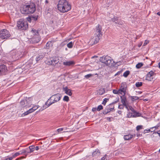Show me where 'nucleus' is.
Segmentation results:
<instances>
[{
  "label": "nucleus",
  "mask_w": 160,
  "mask_h": 160,
  "mask_svg": "<svg viewBox=\"0 0 160 160\" xmlns=\"http://www.w3.org/2000/svg\"><path fill=\"white\" fill-rule=\"evenodd\" d=\"M105 92V90L103 88H101L98 91V94L99 95L103 94Z\"/></svg>",
  "instance_id": "nucleus-23"
},
{
  "label": "nucleus",
  "mask_w": 160,
  "mask_h": 160,
  "mask_svg": "<svg viewBox=\"0 0 160 160\" xmlns=\"http://www.w3.org/2000/svg\"><path fill=\"white\" fill-rule=\"evenodd\" d=\"M153 74L154 72L152 71L149 72L147 75L146 79L148 81H152L153 79Z\"/></svg>",
  "instance_id": "nucleus-12"
},
{
  "label": "nucleus",
  "mask_w": 160,
  "mask_h": 160,
  "mask_svg": "<svg viewBox=\"0 0 160 160\" xmlns=\"http://www.w3.org/2000/svg\"><path fill=\"white\" fill-rule=\"evenodd\" d=\"M132 138V135L131 134H128L125 135L124 136V138L125 140H129Z\"/></svg>",
  "instance_id": "nucleus-21"
},
{
  "label": "nucleus",
  "mask_w": 160,
  "mask_h": 160,
  "mask_svg": "<svg viewBox=\"0 0 160 160\" xmlns=\"http://www.w3.org/2000/svg\"><path fill=\"white\" fill-rule=\"evenodd\" d=\"M149 42V41L148 40H145L143 45L145 46H146L147 44Z\"/></svg>",
  "instance_id": "nucleus-52"
},
{
  "label": "nucleus",
  "mask_w": 160,
  "mask_h": 160,
  "mask_svg": "<svg viewBox=\"0 0 160 160\" xmlns=\"http://www.w3.org/2000/svg\"><path fill=\"white\" fill-rule=\"evenodd\" d=\"M51 44V42H48L46 44V48H48L50 46V45Z\"/></svg>",
  "instance_id": "nucleus-47"
},
{
  "label": "nucleus",
  "mask_w": 160,
  "mask_h": 160,
  "mask_svg": "<svg viewBox=\"0 0 160 160\" xmlns=\"http://www.w3.org/2000/svg\"><path fill=\"white\" fill-rule=\"evenodd\" d=\"M129 110H130L133 113V112H135V110L134 109V108L131 106H129Z\"/></svg>",
  "instance_id": "nucleus-44"
},
{
  "label": "nucleus",
  "mask_w": 160,
  "mask_h": 160,
  "mask_svg": "<svg viewBox=\"0 0 160 160\" xmlns=\"http://www.w3.org/2000/svg\"><path fill=\"white\" fill-rule=\"evenodd\" d=\"M62 97V95L59 93H57L51 97L45 103L48 107L51 104L59 101Z\"/></svg>",
  "instance_id": "nucleus-3"
},
{
  "label": "nucleus",
  "mask_w": 160,
  "mask_h": 160,
  "mask_svg": "<svg viewBox=\"0 0 160 160\" xmlns=\"http://www.w3.org/2000/svg\"><path fill=\"white\" fill-rule=\"evenodd\" d=\"M100 154V151L98 149H96L95 151H94L92 153V156L95 157L99 155Z\"/></svg>",
  "instance_id": "nucleus-19"
},
{
  "label": "nucleus",
  "mask_w": 160,
  "mask_h": 160,
  "mask_svg": "<svg viewBox=\"0 0 160 160\" xmlns=\"http://www.w3.org/2000/svg\"><path fill=\"white\" fill-rule=\"evenodd\" d=\"M74 64L73 61H66L63 62V64L66 66H70Z\"/></svg>",
  "instance_id": "nucleus-16"
},
{
  "label": "nucleus",
  "mask_w": 160,
  "mask_h": 160,
  "mask_svg": "<svg viewBox=\"0 0 160 160\" xmlns=\"http://www.w3.org/2000/svg\"><path fill=\"white\" fill-rule=\"evenodd\" d=\"M17 27L19 29L26 30L28 27L27 22L25 21L20 20L18 22Z\"/></svg>",
  "instance_id": "nucleus-6"
},
{
  "label": "nucleus",
  "mask_w": 160,
  "mask_h": 160,
  "mask_svg": "<svg viewBox=\"0 0 160 160\" xmlns=\"http://www.w3.org/2000/svg\"><path fill=\"white\" fill-rule=\"evenodd\" d=\"M124 105L123 104H120L118 106V108L119 109H123L124 108Z\"/></svg>",
  "instance_id": "nucleus-50"
},
{
  "label": "nucleus",
  "mask_w": 160,
  "mask_h": 160,
  "mask_svg": "<svg viewBox=\"0 0 160 160\" xmlns=\"http://www.w3.org/2000/svg\"><path fill=\"white\" fill-rule=\"evenodd\" d=\"M102 26L99 24H98V26H96V28L94 35L95 37L97 38V39H96L97 41L100 40V38L102 36Z\"/></svg>",
  "instance_id": "nucleus-5"
},
{
  "label": "nucleus",
  "mask_w": 160,
  "mask_h": 160,
  "mask_svg": "<svg viewBox=\"0 0 160 160\" xmlns=\"http://www.w3.org/2000/svg\"><path fill=\"white\" fill-rule=\"evenodd\" d=\"M32 102L29 99L26 100H23L20 102V105L21 108H27L31 106Z\"/></svg>",
  "instance_id": "nucleus-8"
},
{
  "label": "nucleus",
  "mask_w": 160,
  "mask_h": 160,
  "mask_svg": "<svg viewBox=\"0 0 160 160\" xmlns=\"http://www.w3.org/2000/svg\"><path fill=\"white\" fill-rule=\"evenodd\" d=\"M44 57V56L42 54H41L40 55H39L38 57H36V61L38 62L40 59H42Z\"/></svg>",
  "instance_id": "nucleus-27"
},
{
  "label": "nucleus",
  "mask_w": 160,
  "mask_h": 160,
  "mask_svg": "<svg viewBox=\"0 0 160 160\" xmlns=\"http://www.w3.org/2000/svg\"><path fill=\"white\" fill-rule=\"evenodd\" d=\"M130 72L129 71H125L123 74V76L125 77H127L129 75Z\"/></svg>",
  "instance_id": "nucleus-33"
},
{
  "label": "nucleus",
  "mask_w": 160,
  "mask_h": 160,
  "mask_svg": "<svg viewBox=\"0 0 160 160\" xmlns=\"http://www.w3.org/2000/svg\"><path fill=\"white\" fill-rule=\"evenodd\" d=\"M108 100V99H107L106 98H104V99L103 100V101L102 102V104L105 105L106 102H107Z\"/></svg>",
  "instance_id": "nucleus-45"
},
{
  "label": "nucleus",
  "mask_w": 160,
  "mask_h": 160,
  "mask_svg": "<svg viewBox=\"0 0 160 160\" xmlns=\"http://www.w3.org/2000/svg\"><path fill=\"white\" fill-rule=\"evenodd\" d=\"M31 32L32 33L33 35L38 36L39 35V32L37 30H36L34 29H32L31 31Z\"/></svg>",
  "instance_id": "nucleus-25"
},
{
  "label": "nucleus",
  "mask_w": 160,
  "mask_h": 160,
  "mask_svg": "<svg viewBox=\"0 0 160 160\" xmlns=\"http://www.w3.org/2000/svg\"><path fill=\"white\" fill-rule=\"evenodd\" d=\"M36 6L33 3L29 5H24L21 8V12L23 14H30L33 13L36 11Z\"/></svg>",
  "instance_id": "nucleus-2"
},
{
  "label": "nucleus",
  "mask_w": 160,
  "mask_h": 160,
  "mask_svg": "<svg viewBox=\"0 0 160 160\" xmlns=\"http://www.w3.org/2000/svg\"><path fill=\"white\" fill-rule=\"evenodd\" d=\"M63 130V128H60L57 130V131L58 132H60L61 131H62Z\"/></svg>",
  "instance_id": "nucleus-55"
},
{
  "label": "nucleus",
  "mask_w": 160,
  "mask_h": 160,
  "mask_svg": "<svg viewBox=\"0 0 160 160\" xmlns=\"http://www.w3.org/2000/svg\"><path fill=\"white\" fill-rule=\"evenodd\" d=\"M97 39V38L94 37L93 38H92L90 39L89 42V43L91 45L97 43L99 40H98L97 41V40L96 39Z\"/></svg>",
  "instance_id": "nucleus-13"
},
{
  "label": "nucleus",
  "mask_w": 160,
  "mask_h": 160,
  "mask_svg": "<svg viewBox=\"0 0 160 160\" xmlns=\"http://www.w3.org/2000/svg\"><path fill=\"white\" fill-rule=\"evenodd\" d=\"M107 156H108L106 154L103 157L101 158V160H104L105 159L106 157Z\"/></svg>",
  "instance_id": "nucleus-56"
},
{
  "label": "nucleus",
  "mask_w": 160,
  "mask_h": 160,
  "mask_svg": "<svg viewBox=\"0 0 160 160\" xmlns=\"http://www.w3.org/2000/svg\"><path fill=\"white\" fill-rule=\"evenodd\" d=\"M118 19V17H114L113 18L111 19L112 21L114 22L115 23L117 24L119 23L118 22H116Z\"/></svg>",
  "instance_id": "nucleus-28"
},
{
  "label": "nucleus",
  "mask_w": 160,
  "mask_h": 160,
  "mask_svg": "<svg viewBox=\"0 0 160 160\" xmlns=\"http://www.w3.org/2000/svg\"><path fill=\"white\" fill-rule=\"evenodd\" d=\"M142 126L138 125L136 127V130L137 131H139L140 130L142 129Z\"/></svg>",
  "instance_id": "nucleus-43"
},
{
  "label": "nucleus",
  "mask_w": 160,
  "mask_h": 160,
  "mask_svg": "<svg viewBox=\"0 0 160 160\" xmlns=\"http://www.w3.org/2000/svg\"><path fill=\"white\" fill-rule=\"evenodd\" d=\"M13 158H14L12 156V157L9 158L8 159H9V160H12Z\"/></svg>",
  "instance_id": "nucleus-64"
},
{
  "label": "nucleus",
  "mask_w": 160,
  "mask_h": 160,
  "mask_svg": "<svg viewBox=\"0 0 160 160\" xmlns=\"http://www.w3.org/2000/svg\"><path fill=\"white\" fill-rule=\"evenodd\" d=\"M20 155L19 152H17L14 153L12 157L13 158H15L16 157L18 156V155Z\"/></svg>",
  "instance_id": "nucleus-49"
},
{
  "label": "nucleus",
  "mask_w": 160,
  "mask_h": 160,
  "mask_svg": "<svg viewBox=\"0 0 160 160\" xmlns=\"http://www.w3.org/2000/svg\"><path fill=\"white\" fill-rule=\"evenodd\" d=\"M152 138H153V139L154 140H155L156 139H154V137H157L158 138V137H160V130H159L157 132H154L152 135Z\"/></svg>",
  "instance_id": "nucleus-18"
},
{
  "label": "nucleus",
  "mask_w": 160,
  "mask_h": 160,
  "mask_svg": "<svg viewBox=\"0 0 160 160\" xmlns=\"http://www.w3.org/2000/svg\"><path fill=\"white\" fill-rule=\"evenodd\" d=\"M10 34L8 31L6 29H3L0 31V37L2 39H6L9 37Z\"/></svg>",
  "instance_id": "nucleus-9"
},
{
  "label": "nucleus",
  "mask_w": 160,
  "mask_h": 160,
  "mask_svg": "<svg viewBox=\"0 0 160 160\" xmlns=\"http://www.w3.org/2000/svg\"><path fill=\"white\" fill-rule=\"evenodd\" d=\"M160 127V123H158L157 125H156V126L151 128L150 129H152L153 128H154L155 129H158L159 127Z\"/></svg>",
  "instance_id": "nucleus-35"
},
{
  "label": "nucleus",
  "mask_w": 160,
  "mask_h": 160,
  "mask_svg": "<svg viewBox=\"0 0 160 160\" xmlns=\"http://www.w3.org/2000/svg\"><path fill=\"white\" fill-rule=\"evenodd\" d=\"M29 148L30 150V151H31V152H32L34 151V150L35 147L33 145L30 146L29 147Z\"/></svg>",
  "instance_id": "nucleus-36"
},
{
  "label": "nucleus",
  "mask_w": 160,
  "mask_h": 160,
  "mask_svg": "<svg viewBox=\"0 0 160 160\" xmlns=\"http://www.w3.org/2000/svg\"><path fill=\"white\" fill-rule=\"evenodd\" d=\"M133 114L131 112H128L127 114V117L128 118H131V117H133Z\"/></svg>",
  "instance_id": "nucleus-38"
},
{
  "label": "nucleus",
  "mask_w": 160,
  "mask_h": 160,
  "mask_svg": "<svg viewBox=\"0 0 160 160\" xmlns=\"http://www.w3.org/2000/svg\"><path fill=\"white\" fill-rule=\"evenodd\" d=\"M66 44V42L64 41V42H62L61 44V46H63L64 45H65Z\"/></svg>",
  "instance_id": "nucleus-57"
},
{
  "label": "nucleus",
  "mask_w": 160,
  "mask_h": 160,
  "mask_svg": "<svg viewBox=\"0 0 160 160\" xmlns=\"http://www.w3.org/2000/svg\"><path fill=\"white\" fill-rule=\"evenodd\" d=\"M39 148L38 146H36L35 147V149L36 150H39Z\"/></svg>",
  "instance_id": "nucleus-61"
},
{
  "label": "nucleus",
  "mask_w": 160,
  "mask_h": 160,
  "mask_svg": "<svg viewBox=\"0 0 160 160\" xmlns=\"http://www.w3.org/2000/svg\"><path fill=\"white\" fill-rule=\"evenodd\" d=\"M108 113H109L108 112V111H107V110H106V109L103 112V113L104 114H107Z\"/></svg>",
  "instance_id": "nucleus-54"
},
{
  "label": "nucleus",
  "mask_w": 160,
  "mask_h": 160,
  "mask_svg": "<svg viewBox=\"0 0 160 160\" xmlns=\"http://www.w3.org/2000/svg\"><path fill=\"white\" fill-rule=\"evenodd\" d=\"M7 70V67L4 65H2L0 66V75L5 74Z\"/></svg>",
  "instance_id": "nucleus-11"
},
{
  "label": "nucleus",
  "mask_w": 160,
  "mask_h": 160,
  "mask_svg": "<svg viewBox=\"0 0 160 160\" xmlns=\"http://www.w3.org/2000/svg\"><path fill=\"white\" fill-rule=\"evenodd\" d=\"M97 110V108H93L92 109V111L93 112L96 111Z\"/></svg>",
  "instance_id": "nucleus-59"
},
{
  "label": "nucleus",
  "mask_w": 160,
  "mask_h": 160,
  "mask_svg": "<svg viewBox=\"0 0 160 160\" xmlns=\"http://www.w3.org/2000/svg\"><path fill=\"white\" fill-rule=\"evenodd\" d=\"M143 65V64L142 63H138L136 65V67L137 68L139 69L141 67H142Z\"/></svg>",
  "instance_id": "nucleus-32"
},
{
  "label": "nucleus",
  "mask_w": 160,
  "mask_h": 160,
  "mask_svg": "<svg viewBox=\"0 0 160 160\" xmlns=\"http://www.w3.org/2000/svg\"><path fill=\"white\" fill-rule=\"evenodd\" d=\"M103 109V107L102 105H99L97 108V110L99 111Z\"/></svg>",
  "instance_id": "nucleus-42"
},
{
  "label": "nucleus",
  "mask_w": 160,
  "mask_h": 160,
  "mask_svg": "<svg viewBox=\"0 0 160 160\" xmlns=\"http://www.w3.org/2000/svg\"><path fill=\"white\" fill-rule=\"evenodd\" d=\"M99 60L101 62L105 64L107 66H112V62H114L112 58L108 55L103 56L100 57Z\"/></svg>",
  "instance_id": "nucleus-4"
},
{
  "label": "nucleus",
  "mask_w": 160,
  "mask_h": 160,
  "mask_svg": "<svg viewBox=\"0 0 160 160\" xmlns=\"http://www.w3.org/2000/svg\"><path fill=\"white\" fill-rule=\"evenodd\" d=\"M32 112L31 110L30 109L28 111L25 112H24L22 114V115H23V116H25L27 115L28 114H29L30 113H31Z\"/></svg>",
  "instance_id": "nucleus-30"
},
{
  "label": "nucleus",
  "mask_w": 160,
  "mask_h": 160,
  "mask_svg": "<svg viewBox=\"0 0 160 160\" xmlns=\"http://www.w3.org/2000/svg\"><path fill=\"white\" fill-rule=\"evenodd\" d=\"M113 92L115 94H118L119 93L118 91L115 89L113 90Z\"/></svg>",
  "instance_id": "nucleus-51"
},
{
  "label": "nucleus",
  "mask_w": 160,
  "mask_h": 160,
  "mask_svg": "<svg viewBox=\"0 0 160 160\" xmlns=\"http://www.w3.org/2000/svg\"><path fill=\"white\" fill-rule=\"evenodd\" d=\"M20 155H24L25 156V149H22V150L20 151L19 152Z\"/></svg>",
  "instance_id": "nucleus-41"
},
{
  "label": "nucleus",
  "mask_w": 160,
  "mask_h": 160,
  "mask_svg": "<svg viewBox=\"0 0 160 160\" xmlns=\"http://www.w3.org/2000/svg\"><path fill=\"white\" fill-rule=\"evenodd\" d=\"M142 42H141V43L140 44H139L138 45V46L139 48H140L141 46L142 45Z\"/></svg>",
  "instance_id": "nucleus-63"
},
{
  "label": "nucleus",
  "mask_w": 160,
  "mask_h": 160,
  "mask_svg": "<svg viewBox=\"0 0 160 160\" xmlns=\"http://www.w3.org/2000/svg\"><path fill=\"white\" fill-rule=\"evenodd\" d=\"M38 108V106H37L33 107L32 108H30V109L31 110L32 112H33L36 110Z\"/></svg>",
  "instance_id": "nucleus-40"
},
{
  "label": "nucleus",
  "mask_w": 160,
  "mask_h": 160,
  "mask_svg": "<svg viewBox=\"0 0 160 160\" xmlns=\"http://www.w3.org/2000/svg\"><path fill=\"white\" fill-rule=\"evenodd\" d=\"M133 117H140L141 116V114L139 113L138 112H137L135 110V112H133Z\"/></svg>",
  "instance_id": "nucleus-26"
},
{
  "label": "nucleus",
  "mask_w": 160,
  "mask_h": 160,
  "mask_svg": "<svg viewBox=\"0 0 160 160\" xmlns=\"http://www.w3.org/2000/svg\"><path fill=\"white\" fill-rule=\"evenodd\" d=\"M38 17V16L37 15H33L31 16L30 17H29V19L30 20H33L34 21H36L37 20Z\"/></svg>",
  "instance_id": "nucleus-22"
},
{
  "label": "nucleus",
  "mask_w": 160,
  "mask_h": 160,
  "mask_svg": "<svg viewBox=\"0 0 160 160\" xmlns=\"http://www.w3.org/2000/svg\"><path fill=\"white\" fill-rule=\"evenodd\" d=\"M21 53L16 50H12L10 52L11 56L14 61L17 60L21 57Z\"/></svg>",
  "instance_id": "nucleus-7"
},
{
  "label": "nucleus",
  "mask_w": 160,
  "mask_h": 160,
  "mask_svg": "<svg viewBox=\"0 0 160 160\" xmlns=\"http://www.w3.org/2000/svg\"><path fill=\"white\" fill-rule=\"evenodd\" d=\"M131 98L132 101H134L138 99L139 98L137 96H132Z\"/></svg>",
  "instance_id": "nucleus-46"
},
{
  "label": "nucleus",
  "mask_w": 160,
  "mask_h": 160,
  "mask_svg": "<svg viewBox=\"0 0 160 160\" xmlns=\"http://www.w3.org/2000/svg\"><path fill=\"white\" fill-rule=\"evenodd\" d=\"M118 113L119 114H121L122 113V111L119 110L118 111Z\"/></svg>",
  "instance_id": "nucleus-62"
},
{
  "label": "nucleus",
  "mask_w": 160,
  "mask_h": 160,
  "mask_svg": "<svg viewBox=\"0 0 160 160\" xmlns=\"http://www.w3.org/2000/svg\"><path fill=\"white\" fill-rule=\"evenodd\" d=\"M58 62H59V59L58 58H52L47 61V63L49 65L55 66Z\"/></svg>",
  "instance_id": "nucleus-10"
},
{
  "label": "nucleus",
  "mask_w": 160,
  "mask_h": 160,
  "mask_svg": "<svg viewBox=\"0 0 160 160\" xmlns=\"http://www.w3.org/2000/svg\"><path fill=\"white\" fill-rule=\"evenodd\" d=\"M25 150V157L22 156L21 157V158H25L28 155V154L30 153L31 151H30L29 149L28 148H26Z\"/></svg>",
  "instance_id": "nucleus-24"
},
{
  "label": "nucleus",
  "mask_w": 160,
  "mask_h": 160,
  "mask_svg": "<svg viewBox=\"0 0 160 160\" xmlns=\"http://www.w3.org/2000/svg\"><path fill=\"white\" fill-rule=\"evenodd\" d=\"M92 76V75L91 74H89L86 75L85 76V78L87 79H88L89 78Z\"/></svg>",
  "instance_id": "nucleus-48"
},
{
  "label": "nucleus",
  "mask_w": 160,
  "mask_h": 160,
  "mask_svg": "<svg viewBox=\"0 0 160 160\" xmlns=\"http://www.w3.org/2000/svg\"><path fill=\"white\" fill-rule=\"evenodd\" d=\"M123 105H124V106L127 109L128 111H129V108L128 107H129V105H127L126 103L124 104H123Z\"/></svg>",
  "instance_id": "nucleus-53"
},
{
  "label": "nucleus",
  "mask_w": 160,
  "mask_h": 160,
  "mask_svg": "<svg viewBox=\"0 0 160 160\" xmlns=\"http://www.w3.org/2000/svg\"><path fill=\"white\" fill-rule=\"evenodd\" d=\"M32 112L31 110L30 109L28 111L25 112H24L22 114V115H23V116H25L27 115L28 114H29L30 113H31Z\"/></svg>",
  "instance_id": "nucleus-31"
},
{
  "label": "nucleus",
  "mask_w": 160,
  "mask_h": 160,
  "mask_svg": "<svg viewBox=\"0 0 160 160\" xmlns=\"http://www.w3.org/2000/svg\"><path fill=\"white\" fill-rule=\"evenodd\" d=\"M121 71H118L115 75V76L119 75L121 73Z\"/></svg>",
  "instance_id": "nucleus-58"
},
{
  "label": "nucleus",
  "mask_w": 160,
  "mask_h": 160,
  "mask_svg": "<svg viewBox=\"0 0 160 160\" xmlns=\"http://www.w3.org/2000/svg\"><path fill=\"white\" fill-rule=\"evenodd\" d=\"M118 102L117 101H115L112 102V103L110 104L108 106H107L106 108L107 111H108V112H110L111 111H112L114 109V106H113L112 107L110 108V106L112 104H114L115 103H117Z\"/></svg>",
  "instance_id": "nucleus-17"
},
{
  "label": "nucleus",
  "mask_w": 160,
  "mask_h": 160,
  "mask_svg": "<svg viewBox=\"0 0 160 160\" xmlns=\"http://www.w3.org/2000/svg\"><path fill=\"white\" fill-rule=\"evenodd\" d=\"M121 102L122 104H124L126 103L127 99L126 97L125 96V95H123V96L121 97Z\"/></svg>",
  "instance_id": "nucleus-20"
},
{
  "label": "nucleus",
  "mask_w": 160,
  "mask_h": 160,
  "mask_svg": "<svg viewBox=\"0 0 160 160\" xmlns=\"http://www.w3.org/2000/svg\"><path fill=\"white\" fill-rule=\"evenodd\" d=\"M142 85V83L141 82H138L136 83V86L137 87H138L141 86Z\"/></svg>",
  "instance_id": "nucleus-34"
},
{
  "label": "nucleus",
  "mask_w": 160,
  "mask_h": 160,
  "mask_svg": "<svg viewBox=\"0 0 160 160\" xmlns=\"http://www.w3.org/2000/svg\"><path fill=\"white\" fill-rule=\"evenodd\" d=\"M124 83H122V85L120 88L119 89V92H120L121 94H122V92L123 93L124 95H125V90L124 89Z\"/></svg>",
  "instance_id": "nucleus-15"
},
{
  "label": "nucleus",
  "mask_w": 160,
  "mask_h": 160,
  "mask_svg": "<svg viewBox=\"0 0 160 160\" xmlns=\"http://www.w3.org/2000/svg\"><path fill=\"white\" fill-rule=\"evenodd\" d=\"M63 100L66 102H68L69 100V98L67 96H65L63 98Z\"/></svg>",
  "instance_id": "nucleus-39"
},
{
  "label": "nucleus",
  "mask_w": 160,
  "mask_h": 160,
  "mask_svg": "<svg viewBox=\"0 0 160 160\" xmlns=\"http://www.w3.org/2000/svg\"><path fill=\"white\" fill-rule=\"evenodd\" d=\"M32 112L31 110L30 109L28 111L25 112H24L22 114V115H23V116H25L27 115L28 114H29L30 113H31Z\"/></svg>",
  "instance_id": "nucleus-29"
},
{
  "label": "nucleus",
  "mask_w": 160,
  "mask_h": 160,
  "mask_svg": "<svg viewBox=\"0 0 160 160\" xmlns=\"http://www.w3.org/2000/svg\"><path fill=\"white\" fill-rule=\"evenodd\" d=\"M63 89L66 94L69 96L72 95V93L71 92V91L67 87L63 88Z\"/></svg>",
  "instance_id": "nucleus-14"
},
{
  "label": "nucleus",
  "mask_w": 160,
  "mask_h": 160,
  "mask_svg": "<svg viewBox=\"0 0 160 160\" xmlns=\"http://www.w3.org/2000/svg\"><path fill=\"white\" fill-rule=\"evenodd\" d=\"M57 8L60 12L65 13L71 9V6L66 0H59L57 5Z\"/></svg>",
  "instance_id": "nucleus-1"
},
{
  "label": "nucleus",
  "mask_w": 160,
  "mask_h": 160,
  "mask_svg": "<svg viewBox=\"0 0 160 160\" xmlns=\"http://www.w3.org/2000/svg\"><path fill=\"white\" fill-rule=\"evenodd\" d=\"M73 46V43L72 42H71L67 44V46L69 48H72Z\"/></svg>",
  "instance_id": "nucleus-37"
},
{
  "label": "nucleus",
  "mask_w": 160,
  "mask_h": 160,
  "mask_svg": "<svg viewBox=\"0 0 160 160\" xmlns=\"http://www.w3.org/2000/svg\"><path fill=\"white\" fill-rule=\"evenodd\" d=\"M146 131H147V132H150V129H148L147 130H145L144 131V132H145V133L147 132H146Z\"/></svg>",
  "instance_id": "nucleus-60"
}]
</instances>
